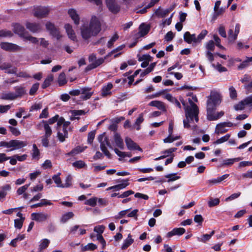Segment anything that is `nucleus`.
I'll return each mask as SVG.
<instances>
[{"mask_svg": "<svg viewBox=\"0 0 252 252\" xmlns=\"http://www.w3.org/2000/svg\"><path fill=\"white\" fill-rule=\"evenodd\" d=\"M81 35L83 40H89L92 36H96L101 30V25L98 18L93 16L89 24L80 27Z\"/></svg>", "mask_w": 252, "mask_h": 252, "instance_id": "1", "label": "nucleus"}, {"mask_svg": "<svg viewBox=\"0 0 252 252\" xmlns=\"http://www.w3.org/2000/svg\"><path fill=\"white\" fill-rule=\"evenodd\" d=\"M189 101L190 102L191 107L187 108L186 109L185 115L186 118L183 121L184 126L186 128H189L190 127V125L189 124V120L190 121H193L194 118L196 122H198L199 120V109L197 106L190 99H189Z\"/></svg>", "mask_w": 252, "mask_h": 252, "instance_id": "2", "label": "nucleus"}, {"mask_svg": "<svg viewBox=\"0 0 252 252\" xmlns=\"http://www.w3.org/2000/svg\"><path fill=\"white\" fill-rule=\"evenodd\" d=\"M98 141L100 143V148L103 154L108 158H111V154L107 149V146L110 149H113V147L110 144L109 138L106 136L105 133L99 135L98 137Z\"/></svg>", "mask_w": 252, "mask_h": 252, "instance_id": "3", "label": "nucleus"}, {"mask_svg": "<svg viewBox=\"0 0 252 252\" xmlns=\"http://www.w3.org/2000/svg\"><path fill=\"white\" fill-rule=\"evenodd\" d=\"M207 118L209 121H215L224 115L223 111L215 113L217 105L207 100Z\"/></svg>", "mask_w": 252, "mask_h": 252, "instance_id": "4", "label": "nucleus"}, {"mask_svg": "<svg viewBox=\"0 0 252 252\" xmlns=\"http://www.w3.org/2000/svg\"><path fill=\"white\" fill-rule=\"evenodd\" d=\"M50 10L49 7L37 6L33 10V15L38 18L46 17Z\"/></svg>", "mask_w": 252, "mask_h": 252, "instance_id": "5", "label": "nucleus"}, {"mask_svg": "<svg viewBox=\"0 0 252 252\" xmlns=\"http://www.w3.org/2000/svg\"><path fill=\"white\" fill-rule=\"evenodd\" d=\"M46 28L47 31L50 32L51 35L59 40L62 37L59 30L56 28L54 24L51 22H48L46 24Z\"/></svg>", "mask_w": 252, "mask_h": 252, "instance_id": "6", "label": "nucleus"}, {"mask_svg": "<svg viewBox=\"0 0 252 252\" xmlns=\"http://www.w3.org/2000/svg\"><path fill=\"white\" fill-rule=\"evenodd\" d=\"M106 4L109 11L113 14L118 13L120 10V6L116 0H105Z\"/></svg>", "mask_w": 252, "mask_h": 252, "instance_id": "7", "label": "nucleus"}, {"mask_svg": "<svg viewBox=\"0 0 252 252\" xmlns=\"http://www.w3.org/2000/svg\"><path fill=\"white\" fill-rule=\"evenodd\" d=\"M233 126V124L230 122L219 123L216 126L215 132L218 134L224 133L228 130L225 127H231Z\"/></svg>", "mask_w": 252, "mask_h": 252, "instance_id": "8", "label": "nucleus"}, {"mask_svg": "<svg viewBox=\"0 0 252 252\" xmlns=\"http://www.w3.org/2000/svg\"><path fill=\"white\" fill-rule=\"evenodd\" d=\"M0 45L1 49L6 51L15 52L19 51L21 49L19 46L8 42H1Z\"/></svg>", "mask_w": 252, "mask_h": 252, "instance_id": "9", "label": "nucleus"}, {"mask_svg": "<svg viewBox=\"0 0 252 252\" xmlns=\"http://www.w3.org/2000/svg\"><path fill=\"white\" fill-rule=\"evenodd\" d=\"M125 142L127 149L129 150H138L142 152V149L130 138L126 137L125 138Z\"/></svg>", "mask_w": 252, "mask_h": 252, "instance_id": "10", "label": "nucleus"}, {"mask_svg": "<svg viewBox=\"0 0 252 252\" xmlns=\"http://www.w3.org/2000/svg\"><path fill=\"white\" fill-rule=\"evenodd\" d=\"M0 69L4 70L5 73L8 74H16L17 68L12 66V64L9 63H4L0 65Z\"/></svg>", "mask_w": 252, "mask_h": 252, "instance_id": "11", "label": "nucleus"}, {"mask_svg": "<svg viewBox=\"0 0 252 252\" xmlns=\"http://www.w3.org/2000/svg\"><path fill=\"white\" fill-rule=\"evenodd\" d=\"M92 88L89 87H84L81 88L82 95L80 98L82 100H86L91 98L94 92L91 91Z\"/></svg>", "mask_w": 252, "mask_h": 252, "instance_id": "12", "label": "nucleus"}, {"mask_svg": "<svg viewBox=\"0 0 252 252\" xmlns=\"http://www.w3.org/2000/svg\"><path fill=\"white\" fill-rule=\"evenodd\" d=\"M14 32L23 38L28 32L23 26L18 23L14 25Z\"/></svg>", "mask_w": 252, "mask_h": 252, "instance_id": "13", "label": "nucleus"}, {"mask_svg": "<svg viewBox=\"0 0 252 252\" xmlns=\"http://www.w3.org/2000/svg\"><path fill=\"white\" fill-rule=\"evenodd\" d=\"M48 217L47 214L42 213H33L31 214L32 219L37 221H44L48 219Z\"/></svg>", "mask_w": 252, "mask_h": 252, "instance_id": "14", "label": "nucleus"}, {"mask_svg": "<svg viewBox=\"0 0 252 252\" xmlns=\"http://www.w3.org/2000/svg\"><path fill=\"white\" fill-rule=\"evenodd\" d=\"M10 144L11 148H12V149L10 150L9 151L19 149L24 147L27 145V143L25 142L18 140H11Z\"/></svg>", "mask_w": 252, "mask_h": 252, "instance_id": "15", "label": "nucleus"}, {"mask_svg": "<svg viewBox=\"0 0 252 252\" xmlns=\"http://www.w3.org/2000/svg\"><path fill=\"white\" fill-rule=\"evenodd\" d=\"M64 28L68 35V37L74 41H77L76 36L74 30L72 29V26L69 24H66L64 25Z\"/></svg>", "mask_w": 252, "mask_h": 252, "instance_id": "16", "label": "nucleus"}, {"mask_svg": "<svg viewBox=\"0 0 252 252\" xmlns=\"http://www.w3.org/2000/svg\"><path fill=\"white\" fill-rule=\"evenodd\" d=\"M104 59L102 58L96 59L95 62L89 64L85 68V71L88 72L92 69H94L100 65L102 64L104 62Z\"/></svg>", "mask_w": 252, "mask_h": 252, "instance_id": "17", "label": "nucleus"}, {"mask_svg": "<svg viewBox=\"0 0 252 252\" xmlns=\"http://www.w3.org/2000/svg\"><path fill=\"white\" fill-rule=\"evenodd\" d=\"M122 181L123 183L122 184L108 188L107 190L113 189L114 191H118L125 188L129 185L128 179L123 180Z\"/></svg>", "mask_w": 252, "mask_h": 252, "instance_id": "18", "label": "nucleus"}, {"mask_svg": "<svg viewBox=\"0 0 252 252\" xmlns=\"http://www.w3.org/2000/svg\"><path fill=\"white\" fill-rule=\"evenodd\" d=\"M186 232L185 229L182 227L175 228L172 231L167 233L166 236L168 238L171 237L174 235L181 236Z\"/></svg>", "mask_w": 252, "mask_h": 252, "instance_id": "19", "label": "nucleus"}, {"mask_svg": "<svg viewBox=\"0 0 252 252\" xmlns=\"http://www.w3.org/2000/svg\"><path fill=\"white\" fill-rule=\"evenodd\" d=\"M113 88V84L111 83H108L106 85L103 86L101 90V95L103 97L111 95V91Z\"/></svg>", "mask_w": 252, "mask_h": 252, "instance_id": "20", "label": "nucleus"}, {"mask_svg": "<svg viewBox=\"0 0 252 252\" xmlns=\"http://www.w3.org/2000/svg\"><path fill=\"white\" fill-rule=\"evenodd\" d=\"M184 39L185 42L189 44H190L192 42L197 43L196 37L195 34H190L189 32H186L184 34Z\"/></svg>", "mask_w": 252, "mask_h": 252, "instance_id": "21", "label": "nucleus"}, {"mask_svg": "<svg viewBox=\"0 0 252 252\" xmlns=\"http://www.w3.org/2000/svg\"><path fill=\"white\" fill-rule=\"evenodd\" d=\"M26 28L32 32H35L40 30L41 26L38 23L27 22Z\"/></svg>", "mask_w": 252, "mask_h": 252, "instance_id": "22", "label": "nucleus"}, {"mask_svg": "<svg viewBox=\"0 0 252 252\" xmlns=\"http://www.w3.org/2000/svg\"><path fill=\"white\" fill-rule=\"evenodd\" d=\"M68 13L71 18L73 20L75 24L78 25L80 23V17L77 13L76 11L74 9H70L68 11Z\"/></svg>", "mask_w": 252, "mask_h": 252, "instance_id": "23", "label": "nucleus"}, {"mask_svg": "<svg viewBox=\"0 0 252 252\" xmlns=\"http://www.w3.org/2000/svg\"><path fill=\"white\" fill-rule=\"evenodd\" d=\"M114 139L116 146L120 149L123 150L124 149V144L120 135L116 132L114 136Z\"/></svg>", "mask_w": 252, "mask_h": 252, "instance_id": "24", "label": "nucleus"}, {"mask_svg": "<svg viewBox=\"0 0 252 252\" xmlns=\"http://www.w3.org/2000/svg\"><path fill=\"white\" fill-rule=\"evenodd\" d=\"M208 101L217 106L221 102L220 96L218 93L210 95V98Z\"/></svg>", "mask_w": 252, "mask_h": 252, "instance_id": "25", "label": "nucleus"}, {"mask_svg": "<svg viewBox=\"0 0 252 252\" xmlns=\"http://www.w3.org/2000/svg\"><path fill=\"white\" fill-rule=\"evenodd\" d=\"M70 113L71 114L70 120L71 121H73L75 119L79 120L80 118L77 116L85 115L86 114V112L83 110H73L70 111Z\"/></svg>", "mask_w": 252, "mask_h": 252, "instance_id": "26", "label": "nucleus"}, {"mask_svg": "<svg viewBox=\"0 0 252 252\" xmlns=\"http://www.w3.org/2000/svg\"><path fill=\"white\" fill-rule=\"evenodd\" d=\"M149 105L150 106H154L157 107L158 109L161 110L163 111H166L165 107L164 105V103L158 100H153L150 102L149 104Z\"/></svg>", "mask_w": 252, "mask_h": 252, "instance_id": "27", "label": "nucleus"}, {"mask_svg": "<svg viewBox=\"0 0 252 252\" xmlns=\"http://www.w3.org/2000/svg\"><path fill=\"white\" fill-rule=\"evenodd\" d=\"M241 158H228L226 159H224L222 161V163H221L220 165V167L227 166H231L235 162L238 161L240 160Z\"/></svg>", "mask_w": 252, "mask_h": 252, "instance_id": "28", "label": "nucleus"}, {"mask_svg": "<svg viewBox=\"0 0 252 252\" xmlns=\"http://www.w3.org/2000/svg\"><path fill=\"white\" fill-rule=\"evenodd\" d=\"M134 242V240L132 238V236L130 234L128 235L127 238L124 241V243L121 247L122 250L126 249L129 246H130Z\"/></svg>", "mask_w": 252, "mask_h": 252, "instance_id": "29", "label": "nucleus"}, {"mask_svg": "<svg viewBox=\"0 0 252 252\" xmlns=\"http://www.w3.org/2000/svg\"><path fill=\"white\" fill-rule=\"evenodd\" d=\"M43 125V127L45 131L44 135L45 136H51L52 134V130L51 127L48 125V124L45 123H40L38 125H37V129H39V126H41V125Z\"/></svg>", "mask_w": 252, "mask_h": 252, "instance_id": "30", "label": "nucleus"}, {"mask_svg": "<svg viewBox=\"0 0 252 252\" xmlns=\"http://www.w3.org/2000/svg\"><path fill=\"white\" fill-rule=\"evenodd\" d=\"M15 93L16 98H21L26 94V90L25 88L22 86H17L15 87Z\"/></svg>", "mask_w": 252, "mask_h": 252, "instance_id": "31", "label": "nucleus"}, {"mask_svg": "<svg viewBox=\"0 0 252 252\" xmlns=\"http://www.w3.org/2000/svg\"><path fill=\"white\" fill-rule=\"evenodd\" d=\"M0 98L3 100H15L17 99L16 94L13 92H9L7 93L2 94Z\"/></svg>", "mask_w": 252, "mask_h": 252, "instance_id": "32", "label": "nucleus"}, {"mask_svg": "<svg viewBox=\"0 0 252 252\" xmlns=\"http://www.w3.org/2000/svg\"><path fill=\"white\" fill-rule=\"evenodd\" d=\"M150 27L145 24H142L139 27V32L141 36H144L146 35L149 32Z\"/></svg>", "mask_w": 252, "mask_h": 252, "instance_id": "33", "label": "nucleus"}, {"mask_svg": "<svg viewBox=\"0 0 252 252\" xmlns=\"http://www.w3.org/2000/svg\"><path fill=\"white\" fill-rule=\"evenodd\" d=\"M86 148L87 147H81L80 146H77L75 148L73 149L70 152H69L67 155L68 156L77 155L83 152L86 149Z\"/></svg>", "mask_w": 252, "mask_h": 252, "instance_id": "34", "label": "nucleus"}, {"mask_svg": "<svg viewBox=\"0 0 252 252\" xmlns=\"http://www.w3.org/2000/svg\"><path fill=\"white\" fill-rule=\"evenodd\" d=\"M52 203L49 200L46 199H41V202L36 204L32 205L31 207L32 208H36L38 207H42L44 205H51Z\"/></svg>", "mask_w": 252, "mask_h": 252, "instance_id": "35", "label": "nucleus"}, {"mask_svg": "<svg viewBox=\"0 0 252 252\" xmlns=\"http://www.w3.org/2000/svg\"><path fill=\"white\" fill-rule=\"evenodd\" d=\"M74 215L73 212H69L62 215L61 218V221L64 223L68 221L69 219L72 218Z\"/></svg>", "mask_w": 252, "mask_h": 252, "instance_id": "36", "label": "nucleus"}, {"mask_svg": "<svg viewBox=\"0 0 252 252\" xmlns=\"http://www.w3.org/2000/svg\"><path fill=\"white\" fill-rule=\"evenodd\" d=\"M97 248V246L92 243L88 244L86 246L81 245V251L83 252L87 251H94Z\"/></svg>", "mask_w": 252, "mask_h": 252, "instance_id": "37", "label": "nucleus"}, {"mask_svg": "<svg viewBox=\"0 0 252 252\" xmlns=\"http://www.w3.org/2000/svg\"><path fill=\"white\" fill-rule=\"evenodd\" d=\"M25 238V234H19L16 238L11 240L9 245L13 247H16L17 242L24 240Z\"/></svg>", "mask_w": 252, "mask_h": 252, "instance_id": "38", "label": "nucleus"}, {"mask_svg": "<svg viewBox=\"0 0 252 252\" xmlns=\"http://www.w3.org/2000/svg\"><path fill=\"white\" fill-rule=\"evenodd\" d=\"M49 243L50 241L48 239H43L39 246L38 252H42L44 249L48 247Z\"/></svg>", "mask_w": 252, "mask_h": 252, "instance_id": "39", "label": "nucleus"}, {"mask_svg": "<svg viewBox=\"0 0 252 252\" xmlns=\"http://www.w3.org/2000/svg\"><path fill=\"white\" fill-rule=\"evenodd\" d=\"M53 75L51 74L49 75L44 80L43 84H42V88L43 89H45L47 88L48 86H49L51 84V83L53 80Z\"/></svg>", "mask_w": 252, "mask_h": 252, "instance_id": "40", "label": "nucleus"}, {"mask_svg": "<svg viewBox=\"0 0 252 252\" xmlns=\"http://www.w3.org/2000/svg\"><path fill=\"white\" fill-rule=\"evenodd\" d=\"M58 84L60 86H63L67 83L65 74L64 72H62L58 77Z\"/></svg>", "mask_w": 252, "mask_h": 252, "instance_id": "41", "label": "nucleus"}, {"mask_svg": "<svg viewBox=\"0 0 252 252\" xmlns=\"http://www.w3.org/2000/svg\"><path fill=\"white\" fill-rule=\"evenodd\" d=\"M230 137V134H227L225 135H224V136H222L221 138H220L217 139V140H216L215 141H214L213 143V144L214 145H217V144H220L228 140Z\"/></svg>", "mask_w": 252, "mask_h": 252, "instance_id": "42", "label": "nucleus"}, {"mask_svg": "<svg viewBox=\"0 0 252 252\" xmlns=\"http://www.w3.org/2000/svg\"><path fill=\"white\" fill-rule=\"evenodd\" d=\"M169 13V11L165 10L160 9V7H159L155 12V14L158 17L161 18L165 17Z\"/></svg>", "mask_w": 252, "mask_h": 252, "instance_id": "43", "label": "nucleus"}, {"mask_svg": "<svg viewBox=\"0 0 252 252\" xmlns=\"http://www.w3.org/2000/svg\"><path fill=\"white\" fill-rule=\"evenodd\" d=\"M72 166L74 167L80 169L86 166V164L82 160H77L72 163Z\"/></svg>", "mask_w": 252, "mask_h": 252, "instance_id": "44", "label": "nucleus"}, {"mask_svg": "<svg viewBox=\"0 0 252 252\" xmlns=\"http://www.w3.org/2000/svg\"><path fill=\"white\" fill-rule=\"evenodd\" d=\"M220 202V200L219 198H211L208 201V204L209 207H213L218 205Z\"/></svg>", "mask_w": 252, "mask_h": 252, "instance_id": "45", "label": "nucleus"}, {"mask_svg": "<svg viewBox=\"0 0 252 252\" xmlns=\"http://www.w3.org/2000/svg\"><path fill=\"white\" fill-rule=\"evenodd\" d=\"M208 32L206 30H203L201 31L200 34L196 37V43L201 42V40L204 38L205 36L207 34Z\"/></svg>", "mask_w": 252, "mask_h": 252, "instance_id": "46", "label": "nucleus"}, {"mask_svg": "<svg viewBox=\"0 0 252 252\" xmlns=\"http://www.w3.org/2000/svg\"><path fill=\"white\" fill-rule=\"evenodd\" d=\"M23 39L25 41H30L32 43H36L38 41L36 37L29 35L28 32L27 33V34H26V35L23 37Z\"/></svg>", "mask_w": 252, "mask_h": 252, "instance_id": "47", "label": "nucleus"}, {"mask_svg": "<svg viewBox=\"0 0 252 252\" xmlns=\"http://www.w3.org/2000/svg\"><path fill=\"white\" fill-rule=\"evenodd\" d=\"M97 201V198L96 197H94L86 200L85 204L92 207H94L96 205Z\"/></svg>", "mask_w": 252, "mask_h": 252, "instance_id": "48", "label": "nucleus"}, {"mask_svg": "<svg viewBox=\"0 0 252 252\" xmlns=\"http://www.w3.org/2000/svg\"><path fill=\"white\" fill-rule=\"evenodd\" d=\"M165 177L168 179V182L174 181L180 178V176H176V173L167 174L165 176Z\"/></svg>", "mask_w": 252, "mask_h": 252, "instance_id": "49", "label": "nucleus"}, {"mask_svg": "<svg viewBox=\"0 0 252 252\" xmlns=\"http://www.w3.org/2000/svg\"><path fill=\"white\" fill-rule=\"evenodd\" d=\"M58 118H59V115H56L55 116H54L53 117L49 119L48 121L43 120L41 122V123L48 124V125H53V124H54L58 121Z\"/></svg>", "mask_w": 252, "mask_h": 252, "instance_id": "50", "label": "nucleus"}, {"mask_svg": "<svg viewBox=\"0 0 252 252\" xmlns=\"http://www.w3.org/2000/svg\"><path fill=\"white\" fill-rule=\"evenodd\" d=\"M246 104H245V102L243 100L240 101L238 104L234 105V109L238 111V110H243L245 109V106Z\"/></svg>", "mask_w": 252, "mask_h": 252, "instance_id": "51", "label": "nucleus"}, {"mask_svg": "<svg viewBox=\"0 0 252 252\" xmlns=\"http://www.w3.org/2000/svg\"><path fill=\"white\" fill-rule=\"evenodd\" d=\"M25 218L22 219H16L14 220V226L16 228L21 229L22 227L23 222Z\"/></svg>", "mask_w": 252, "mask_h": 252, "instance_id": "52", "label": "nucleus"}, {"mask_svg": "<svg viewBox=\"0 0 252 252\" xmlns=\"http://www.w3.org/2000/svg\"><path fill=\"white\" fill-rule=\"evenodd\" d=\"M72 178L70 175H68L65 180V183L63 185H60L61 188H68L71 186Z\"/></svg>", "mask_w": 252, "mask_h": 252, "instance_id": "53", "label": "nucleus"}, {"mask_svg": "<svg viewBox=\"0 0 252 252\" xmlns=\"http://www.w3.org/2000/svg\"><path fill=\"white\" fill-rule=\"evenodd\" d=\"M180 138V136H177L175 137L172 136V135H169V136L163 140L164 143H172L174 141L179 139Z\"/></svg>", "mask_w": 252, "mask_h": 252, "instance_id": "54", "label": "nucleus"}, {"mask_svg": "<svg viewBox=\"0 0 252 252\" xmlns=\"http://www.w3.org/2000/svg\"><path fill=\"white\" fill-rule=\"evenodd\" d=\"M230 97L232 99H235L237 98V94L235 89L233 87H230L229 89Z\"/></svg>", "mask_w": 252, "mask_h": 252, "instance_id": "55", "label": "nucleus"}, {"mask_svg": "<svg viewBox=\"0 0 252 252\" xmlns=\"http://www.w3.org/2000/svg\"><path fill=\"white\" fill-rule=\"evenodd\" d=\"M119 38L118 35L116 33L115 34L112 38L110 39V40L108 42L107 46L108 48H111L112 46L113 45L114 43Z\"/></svg>", "mask_w": 252, "mask_h": 252, "instance_id": "56", "label": "nucleus"}, {"mask_svg": "<svg viewBox=\"0 0 252 252\" xmlns=\"http://www.w3.org/2000/svg\"><path fill=\"white\" fill-rule=\"evenodd\" d=\"M39 86V83L34 84L32 86V87L30 90V92H29L30 94L32 95H34L35 94V93L37 92V91L38 89Z\"/></svg>", "mask_w": 252, "mask_h": 252, "instance_id": "57", "label": "nucleus"}, {"mask_svg": "<svg viewBox=\"0 0 252 252\" xmlns=\"http://www.w3.org/2000/svg\"><path fill=\"white\" fill-rule=\"evenodd\" d=\"M32 148H33V149H32L33 152L32 154V156L33 158H36L38 157L39 155V154H40L39 150L38 149L36 145L34 144L33 145Z\"/></svg>", "mask_w": 252, "mask_h": 252, "instance_id": "58", "label": "nucleus"}, {"mask_svg": "<svg viewBox=\"0 0 252 252\" xmlns=\"http://www.w3.org/2000/svg\"><path fill=\"white\" fill-rule=\"evenodd\" d=\"M207 49L210 51H214L215 50V43L213 40L209 41L206 46Z\"/></svg>", "mask_w": 252, "mask_h": 252, "instance_id": "59", "label": "nucleus"}, {"mask_svg": "<svg viewBox=\"0 0 252 252\" xmlns=\"http://www.w3.org/2000/svg\"><path fill=\"white\" fill-rule=\"evenodd\" d=\"M30 186V184H26L21 187H20L17 190V193L18 195H21L26 191Z\"/></svg>", "mask_w": 252, "mask_h": 252, "instance_id": "60", "label": "nucleus"}, {"mask_svg": "<svg viewBox=\"0 0 252 252\" xmlns=\"http://www.w3.org/2000/svg\"><path fill=\"white\" fill-rule=\"evenodd\" d=\"M50 136H45V135H43L41 137V143L43 146L45 147H47L49 146V139Z\"/></svg>", "mask_w": 252, "mask_h": 252, "instance_id": "61", "label": "nucleus"}, {"mask_svg": "<svg viewBox=\"0 0 252 252\" xmlns=\"http://www.w3.org/2000/svg\"><path fill=\"white\" fill-rule=\"evenodd\" d=\"M8 128L9 129L11 133L15 136H19L21 134L20 131L16 127H13L12 126H9Z\"/></svg>", "mask_w": 252, "mask_h": 252, "instance_id": "62", "label": "nucleus"}, {"mask_svg": "<svg viewBox=\"0 0 252 252\" xmlns=\"http://www.w3.org/2000/svg\"><path fill=\"white\" fill-rule=\"evenodd\" d=\"M219 33L222 37H226V33L225 30V28L223 25H220L219 28Z\"/></svg>", "mask_w": 252, "mask_h": 252, "instance_id": "63", "label": "nucleus"}, {"mask_svg": "<svg viewBox=\"0 0 252 252\" xmlns=\"http://www.w3.org/2000/svg\"><path fill=\"white\" fill-rule=\"evenodd\" d=\"M42 107V105L41 103H35L31 107L30 111H37L41 109Z\"/></svg>", "mask_w": 252, "mask_h": 252, "instance_id": "64", "label": "nucleus"}]
</instances>
